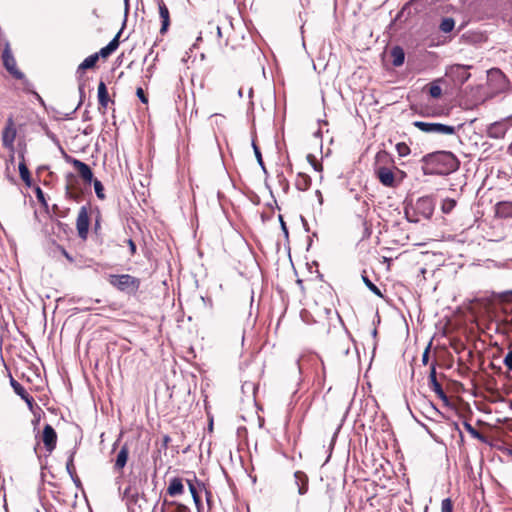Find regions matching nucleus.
Masks as SVG:
<instances>
[{"label": "nucleus", "instance_id": "nucleus-1", "mask_svg": "<svg viewBox=\"0 0 512 512\" xmlns=\"http://www.w3.org/2000/svg\"><path fill=\"white\" fill-rule=\"evenodd\" d=\"M422 172L426 176L438 175L447 176L456 172L460 167V160L451 151L440 150L424 155Z\"/></svg>", "mask_w": 512, "mask_h": 512}, {"label": "nucleus", "instance_id": "nucleus-2", "mask_svg": "<svg viewBox=\"0 0 512 512\" xmlns=\"http://www.w3.org/2000/svg\"><path fill=\"white\" fill-rule=\"evenodd\" d=\"M2 62L5 69L17 80L23 81L24 90L26 92H32V84L26 79L25 74L17 68V62L12 54L9 42L5 43V47L2 52Z\"/></svg>", "mask_w": 512, "mask_h": 512}, {"label": "nucleus", "instance_id": "nucleus-3", "mask_svg": "<svg viewBox=\"0 0 512 512\" xmlns=\"http://www.w3.org/2000/svg\"><path fill=\"white\" fill-rule=\"evenodd\" d=\"M109 283L127 294H135L140 287V280L129 274L110 275Z\"/></svg>", "mask_w": 512, "mask_h": 512}, {"label": "nucleus", "instance_id": "nucleus-4", "mask_svg": "<svg viewBox=\"0 0 512 512\" xmlns=\"http://www.w3.org/2000/svg\"><path fill=\"white\" fill-rule=\"evenodd\" d=\"M413 125L420 131L428 134L453 135L456 127L438 122L415 121Z\"/></svg>", "mask_w": 512, "mask_h": 512}, {"label": "nucleus", "instance_id": "nucleus-5", "mask_svg": "<svg viewBox=\"0 0 512 512\" xmlns=\"http://www.w3.org/2000/svg\"><path fill=\"white\" fill-rule=\"evenodd\" d=\"M61 151L63 153L65 161L71 164L77 170L83 181L87 184H91L94 178L91 167L88 164L82 162L81 160L68 155L62 148Z\"/></svg>", "mask_w": 512, "mask_h": 512}, {"label": "nucleus", "instance_id": "nucleus-6", "mask_svg": "<svg viewBox=\"0 0 512 512\" xmlns=\"http://www.w3.org/2000/svg\"><path fill=\"white\" fill-rule=\"evenodd\" d=\"M471 66L469 65H462V64H454L449 67L447 71V75L451 77L455 82L459 84H464L467 82L470 78L469 69Z\"/></svg>", "mask_w": 512, "mask_h": 512}, {"label": "nucleus", "instance_id": "nucleus-7", "mask_svg": "<svg viewBox=\"0 0 512 512\" xmlns=\"http://www.w3.org/2000/svg\"><path fill=\"white\" fill-rule=\"evenodd\" d=\"M435 203L432 197H420L415 204V212L425 219H430L434 213Z\"/></svg>", "mask_w": 512, "mask_h": 512}, {"label": "nucleus", "instance_id": "nucleus-8", "mask_svg": "<svg viewBox=\"0 0 512 512\" xmlns=\"http://www.w3.org/2000/svg\"><path fill=\"white\" fill-rule=\"evenodd\" d=\"M89 216L86 206H82L79 210L77 220H76V228L78 231V236L82 240H86L89 231Z\"/></svg>", "mask_w": 512, "mask_h": 512}, {"label": "nucleus", "instance_id": "nucleus-9", "mask_svg": "<svg viewBox=\"0 0 512 512\" xmlns=\"http://www.w3.org/2000/svg\"><path fill=\"white\" fill-rule=\"evenodd\" d=\"M41 440L44 444L46 451L49 454H51L56 448L57 433H56L55 429L50 424H46L44 426L43 431H42Z\"/></svg>", "mask_w": 512, "mask_h": 512}, {"label": "nucleus", "instance_id": "nucleus-10", "mask_svg": "<svg viewBox=\"0 0 512 512\" xmlns=\"http://www.w3.org/2000/svg\"><path fill=\"white\" fill-rule=\"evenodd\" d=\"M17 135V131L14 127L12 118H8L6 126L2 131V142L3 146L7 149H13L14 141Z\"/></svg>", "mask_w": 512, "mask_h": 512}, {"label": "nucleus", "instance_id": "nucleus-11", "mask_svg": "<svg viewBox=\"0 0 512 512\" xmlns=\"http://www.w3.org/2000/svg\"><path fill=\"white\" fill-rule=\"evenodd\" d=\"M380 183L386 187H394L396 185L395 176L392 170L387 167H379L376 171Z\"/></svg>", "mask_w": 512, "mask_h": 512}, {"label": "nucleus", "instance_id": "nucleus-12", "mask_svg": "<svg viewBox=\"0 0 512 512\" xmlns=\"http://www.w3.org/2000/svg\"><path fill=\"white\" fill-rule=\"evenodd\" d=\"M122 33V29L114 36V38L104 47H102L96 54H99V58H108L111 54H113L119 47L120 35Z\"/></svg>", "mask_w": 512, "mask_h": 512}, {"label": "nucleus", "instance_id": "nucleus-13", "mask_svg": "<svg viewBox=\"0 0 512 512\" xmlns=\"http://www.w3.org/2000/svg\"><path fill=\"white\" fill-rule=\"evenodd\" d=\"M97 97H98V102H99V106H100L99 110L103 109L102 113L104 114L105 110L108 107L109 102H112V101L109 97L107 86H106L105 82H103V81H100L98 84Z\"/></svg>", "mask_w": 512, "mask_h": 512}, {"label": "nucleus", "instance_id": "nucleus-14", "mask_svg": "<svg viewBox=\"0 0 512 512\" xmlns=\"http://www.w3.org/2000/svg\"><path fill=\"white\" fill-rule=\"evenodd\" d=\"M159 16L161 18L160 33L165 34L170 26V14L166 4L161 0L158 2Z\"/></svg>", "mask_w": 512, "mask_h": 512}, {"label": "nucleus", "instance_id": "nucleus-15", "mask_svg": "<svg viewBox=\"0 0 512 512\" xmlns=\"http://www.w3.org/2000/svg\"><path fill=\"white\" fill-rule=\"evenodd\" d=\"M184 493V485L182 479L179 477H173L169 480L167 487V494L170 497H177Z\"/></svg>", "mask_w": 512, "mask_h": 512}, {"label": "nucleus", "instance_id": "nucleus-16", "mask_svg": "<svg viewBox=\"0 0 512 512\" xmlns=\"http://www.w3.org/2000/svg\"><path fill=\"white\" fill-rule=\"evenodd\" d=\"M128 457H129V448L125 444L121 447V449L119 450V452L116 456V459H115L114 470L116 472H121L123 470V468L127 464Z\"/></svg>", "mask_w": 512, "mask_h": 512}, {"label": "nucleus", "instance_id": "nucleus-17", "mask_svg": "<svg viewBox=\"0 0 512 512\" xmlns=\"http://www.w3.org/2000/svg\"><path fill=\"white\" fill-rule=\"evenodd\" d=\"M496 215L500 218H512V201H501L497 203Z\"/></svg>", "mask_w": 512, "mask_h": 512}, {"label": "nucleus", "instance_id": "nucleus-18", "mask_svg": "<svg viewBox=\"0 0 512 512\" xmlns=\"http://www.w3.org/2000/svg\"><path fill=\"white\" fill-rule=\"evenodd\" d=\"M295 482L298 486V493L304 495L308 490V477L302 471H296L294 473Z\"/></svg>", "mask_w": 512, "mask_h": 512}, {"label": "nucleus", "instance_id": "nucleus-19", "mask_svg": "<svg viewBox=\"0 0 512 512\" xmlns=\"http://www.w3.org/2000/svg\"><path fill=\"white\" fill-rule=\"evenodd\" d=\"M22 161L19 163V166H18V169H19V174H20V178L22 179V181L28 186L30 187L31 184H32V179H31V174H30V171L25 163V160H24V154L22 153L20 155Z\"/></svg>", "mask_w": 512, "mask_h": 512}, {"label": "nucleus", "instance_id": "nucleus-20", "mask_svg": "<svg viewBox=\"0 0 512 512\" xmlns=\"http://www.w3.org/2000/svg\"><path fill=\"white\" fill-rule=\"evenodd\" d=\"M391 57H392V64L395 67H399L403 65L405 60V52L404 49L400 46H394L391 49Z\"/></svg>", "mask_w": 512, "mask_h": 512}, {"label": "nucleus", "instance_id": "nucleus-21", "mask_svg": "<svg viewBox=\"0 0 512 512\" xmlns=\"http://www.w3.org/2000/svg\"><path fill=\"white\" fill-rule=\"evenodd\" d=\"M311 178L305 173H298L295 186L300 191H306L310 188Z\"/></svg>", "mask_w": 512, "mask_h": 512}, {"label": "nucleus", "instance_id": "nucleus-22", "mask_svg": "<svg viewBox=\"0 0 512 512\" xmlns=\"http://www.w3.org/2000/svg\"><path fill=\"white\" fill-rule=\"evenodd\" d=\"M98 60H99V54L94 53V54L89 55L78 66V71L94 68L96 66Z\"/></svg>", "mask_w": 512, "mask_h": 512}, {"label": "nucleus", "instance_id": "nucleus-23", "mask_svg": "<svg viewBox=\"0 0 512 512\" xmlns=\"http://www.w3.org/2000/svg\"><path fill=\"white\" fill-rule=\"evenodd\" d=\"M187 484H188L191 496L193 498V502H194L198 512H201L200 510H201V507H202V501H201V497L198 494L197 488L194 485L193 481H191L189 479H187Z\"/></svg>", "mask_w": 512, "mask_h": 512}, {"label": "nucleus", "instance_id": "nucleus-24", "mask_svg": "<svg viewBox=\"0 0 512 512\" xmlns=\"http://www.w3.org/2000/svg\"><path fill=\"white\" fill-rule=\"evenodd\" d=\"M430 389L435 392V394L443 401L447 402L448 397L446 393L444 392L441 384L438 382V380L430 381L429 382Z\"/></svg>", "mask_w": 512, "mask_h": 512}, {"label": "nucleus", "instance_id": "nucleus-25", "mask_svg": "<svg viewBox=\"0 0 512 512\" xmlns=\"http://www.w3.org/2000/svg\"><path fill=\"white\" fill-rule=\"evenodd\" d=\"M361 278L366 285V287L376 296L381 297L382 293L380 289L369 279V277L366 275V271H363Z\"/></svg>", "mask_w": 512, "mask_h": 512}, {"label": "nucleus", "instance_id": "nucleus-26", "mask_svg": "<svg viewBox=\"0 0 512 512\" xmlns=\"http://www.w3.org/2000/svg\"><path fill=\"white\" fill-rule=\"evenodd\" d=\"M455 27V21L453 18L451 17H446V18H443L441 23H440V30L444 33H449L451 32Z\"/></svg>", "mask_w": 512, "mask_h": 512}, {"label": "nucleus", "instance_id": "nucleus-27", "mask_svg": "<svg viewBox=\"0 0 512 512\" xmlns=\"http://www.w3.org/2000/svg\"><path fill=\"white\" fill-rule=\"evenodd\" d=\"M10 385H11L13 391L15 392V394H17L20 398H22L26 394H28L26 389L18 381H16L13 377H10Z\"/></svg>", "mask_w": 512, "mask_h": 512}, {"label": "nucleus", "instance_id": "nucleus-28", "mask_svg": "<svg viewBox=\"0 0 512 512\" xmlns=\"http://www.w3.org/2000/svg\"><path fill=\"white\" fill-rule=\"evenodd\" d=\"M439 80H435L433 81L430 85H429V89H428V93L429 95L434 98V99H437L441 96L442 94V89L440 87V85L438 84Z\"/></svg>", "mask_w": 512, "mask_h": 512}, {"label": "nucleus", "instance_id": "nucleus-29", "mask_svg": "<svg viewBox=\"0 0 512 512\" xmlns=\"http://www.w3.org/2000/svg\"><path fill=\"white\" fill-rule=\"evenodd\" d=\"M456 206V200L452 198H446L442 201L441 211L444 214H449Z\"/></svg>", "mask_w": 512, "mask_h": 512}, {"label": "nucleus", "instance_id": "nucleus-30", "mask_svg": "<svg viewBox=\"0 0 512 512\" xmlns=\"http://www.w3.org/2000/svg\"><path fill=\"white\" fill-rule=\"evenodd\" d=\"M488 134L491 138H500L503 135L501 125L497 122L491 124L488 128Z\"/></svg>", "mask_w": 512, "mask_h": 512}, {"label": "nucleus", "instance_id": "nucleus-31", "mask_svg": "<svg viewBox=\"0 0 512 512\" xmlns=\"http://www.w3.org/2000/svg\"><path fill=\"white\" fill-rule=\"evenodd\" d=\"M252 147L259 166L262 168L264 173H267L260 148L257 146L254 140L252 141Z\"/></svg>", "mask_w": 512, "mask_h": 512}, {"label": "nucleus", "instance_id": "nucleus-32", "mask_svg": "<svg viewBox=\"0 0 512 512\" xmlns=\"http://www.w3.org/2000/svg\"><path fill=\"white\" fill-rule=\"evenodd\" d=\"M93 186H94V190H95V194L96 196L100 199V200H104L105 199V194H104V186L102 184V182L98 179H94L93 178Z\"/></svg>", "mask_w": 512, "mask_h": 512}, {"label": "nucleus", "instance_id": "nucleus-33", "mask_svg": "<svg viewBox=\"0 0 512 512\" xmlns=\"http://www.w3.org/2000/svg\"><path fill=\"white\" fill-rule=\"evenodd\" d=\"M395 148L400 157H406L411 152L410 147L405 142L397 143Z\"/></svg>", "mask_w": 512, "mask_h": 512}, {"label": "nucleus", "instance_id": "nucleus-34", "mask_svg": "<svg viewBox=\"0 0 512 512\" xmlns=\"http://www.w3.org/2000/svg\"><path fill=\"white\" fill-rule=\"evenodd\" d=\"M34 192H35L37 200L48 211L49 206H48L47 200L45 198V193L43 192V190L39 186H37L34 188Z\"/></svg>", "mask_w": 512, "mask_h": 512}, {"label": "nucleus", "instance_id": "nucleus-35", "mask_svg": "<svg viewBox=\"0 0 512 512\" xmlns=\"http://www.w3.org/2000/svg\"><path fill=\"white\" fill-rule=\"evenodd\" d=\"M178 504H179V502H177V501L168 500L167 498H164L162 501V504H161L160 512H169L173 508H175L176 505H178Z\"/></svg>", "mask_w": 512, "mask_h": 512}, {"label": "nucleus", "instance_id": "nucleus-36", "mask_svg": "<svg viewBox=\"0 0 512 512\" xmlns=\"http://www.w3.org/2000/svg\"><path fill=\"white\" fill-rule=\"evenodd\" d=\"M76 453V449L74 448L71 452H70V455L68 456V459H67V463H66V470L68 472L69 475H72L75 472V466H74V455Z\"/></svg>", "mask_w": 512, "mask_h": 512}, {"label": "nucleus", "instance_id": "nucleus-37", "mask_svg": "<svg viewBox=\"0 0 512 512\" xmlns=\"http://www.w3.org/2000/svg\"><path fill=\"white\" fill-rule=\"evenodd\" d=\"M441 512H453V502L450 498H445L442 500Z\"/></svg>", "mask_w": 512, "mask_h": 512}, {"label": "nucleus", "instance_id": "nucleus-38", "mask_svg": "<svg viewBox=\"0 0 512 512\" xmlns=\"http://www.w3.org/2000/svg\"><path fill=\"white\" fill-rule=\"evenodd\" d=\"M79 93H80V102L78 103L77 107L70 113H67L65 116H66V119H72V116L74 115V113L76 112V110L80 107L81 103H82V97L84 96V85L83 84H80L79 85Z\"/></svg>", "mask_w": 512, "mask_h": 512}, {"label": "nucleus", "instance_id": "nucleus-39", "mask_svg": "<svg viewBox=\"0 0 512 512\" xmlns=\"http://www.w3.org/2000/svg\"><path fill=\"white\" fill-rule=\"evenodd\" d=\"M21 399L27 404L29 410L33 411V407L35 404L34 398L28 393Z\"/></svg>", "mask_w": 512, "mask_h": 512}, {"label": "nucleus", "instance_id": "nucleus-40", "mask_svg": "<svg viewBox=\"0 0 512 512\" xmlns=\"http://www.w3.org/2000/svg\"><path fill=\"white\" fill-rule=\"evenodd\" d=\"M503 363L510 371H512V349L505 355Z\"/></svg>", "mask_w": 512, "mask_h": 512}, {"label": "nucleus", "instance_id": "nucleus-41", "mask_svg": "<svg viewBox=\"0 0 512 512\" xmlns=\"http://www.w3.org/2000/svg\"><path fill=\"white\" fill-rule=\"evenodd\" d=\"M278 219H279L280 226H281V230H282V232H283V234H284V237H285L286 239H288V237H289V231H288L287 225H286V223H285V221H284V219H283V216L280 214V215L278 216Z\"/></svg>", "mask_w": 512, "mask_h": 512}, {"label": "nucleus", "instance_id": "nucleus-42", "mask_svg": "<svg viewBox=\"0 0 512 512\" xmlns=\"http://www.w3.org/2000/svg\"><path fill=\"white\" fill-rule=\"evenodd\" d=\"M466 431L474 438L478 437V430H476L469 422H464Z\"/></svg>", "mask_w": 512, "mask_h": 512}, {"label": "nucleus", "instance_id": "nucleus-43", "mask_svg": "<svg viewBox=\"0 0 512 512\" xmlns=\"http://www.w3.org/2000/svg\"><path fill=\"white\" fill-rule=\"evenodd\" d=\"M307 159L311 163L314 170H316V171L322 170V165L315 160L313 155L308 154Z\"/></svg>", "mask_w": 512, "mask_h": 512}, {"label": "nucleus", "instance_id": "nucleus-44", "mask_svg": "<svg viewBox=\"0 0 512 512\" xmlns=\"http://www.w3.org/2000/svg\"><path fill=\"white\" fill-rule=\"evenodd\" d=\"M437 380L436 362L431 363L428 382Z\"/></svg>", "mask_w": 512, "mask_h": 512}, {"label": "nucleus", "instance_id": "nucleus-45", "mask_svg": "<svg viewBox=\"0 0 512 512\" xmlns=\"http://www.w3.org/2000/svg\"><path fill=\"white\" fill-rule=\"evenodd\" d=\"M169 512H191V510L188 506L179 502V504Z\"/></svg>", "mask_w": 512, "mask_h": 512}, {"label": "nucleus", "instance_id": "nucleus-46", "mask_svg": "<svg viewBox=\"0 0 512 512\" xmlns=\"http://www.w3.org/2000/svg\"><path fill=\"white\" fill-rule=\"evenodd\" d=\"M430 347H431V343L428 344V346L425 348V350L422 354V363L424 365H427L429 362Z\"/></svg>", "mask_w": 512, "mask_h": 512}, {"label": "nucleus", "instance_id": "nucleus-47", "mask_svg": "<svg viewBox=\"0 0 512 512\" xmlns=\"http://www.w3.org/2000/svg\"><path fill=\"white\" fill-rule=\"evenodd\" d=\"M510 296H512V290L504 291L498 294V299L500 301H509Z\"/></svg>", "mask_w": 512, "mask_h": 512}, {"label": "nucleus", "instance_id": "nucleus-48", "mask_svg": "<svg viewBox=\"0 0 512 512\" xmlns=\"http://www.w3.org/2000/svg\"><path fill=\"white\" fill-rule=\"evenodd\" d=\"M136 95L142 103L146 104L148 102V98L146 97L142 88H137Z\"/></svg>", "mask_w": 512, "mask_h": 512}, {"label": "nucleus", "instance_id": "nucleus-49", "mask_svg": "<svg viewBox=\"0 0 512 512\" xmlns=\"http://www.w3.org/2000/svg\"><path fill=\"white\" fill-rule=\"evenodd\" d=\"M52 212H53L54 215H56L58 217H65L66 216V211H61L57 204H54L52 206Z\"/></svg>", "mask_w": 512, "mask_h": 512}, {"label": "nucleus", "instance_id": "nucleus-50", "mask_svg": "<svg viewBox=\"0 0 512 512\" xmlns=\"http://www.w3.org/2000/svg\"><path fill=\"white\" fill-rule=\"evenodd\" d=\"M65 195H66V197H67V198H69V199H74V200H76V199H77V197H78V195H77L75 192H73V191L71 190V188H70V186H69V185H66V192H65Z\"/></svg>", "mask_w": 512, "mask_h": 512}, {"label": "nucleus", "instance_id": "nucleus-51", "mask_svg": "<svg viewBox=\"0 0 512 512\" xmlns=\"http://www.w3.org/2000/svg\"><path fill=\"white\" fill-rule=\"evenodd\" d=\"M127 243L129 245L131 254L134 255L137 250L135 242L132 239H127Z\"/></svg>", "mask_w": 512, "mask_h": 512}, {"label": "nucleus", "instance_id": "nucleus-52", "mask_svg": "<svg viewBox=\"0 0 512 512\" xmlns=\"http://www.w3.org/2000/svg\"><path fill=\"white\" fill-rule=\"evenodd\" d=\"M69 476L71 477V479L74 482V484L76 485V487H81V481H80L79 477L76 475V473L69 475Z\"/></svg>", "mask_w": 512, "mask_h": 512}, {"label": "nucleus", "instance_id": "nucleus-53", "mask_svg": "<svg viewBox=\"0 0 512 512\" xmlns=\"http://www.w3.org/2000/svg\"><path fill=\"white\" fill-rule=\"evenodd\" d=\"M61 252H62V255L69 261V262H74V258L64 249L62 248L61 249Z\"/></svg>", "mask_w": 512, "mask_h": 512}, {"label": "nucleus", "instance_id": "nucleus-54", "mask_svg": "<svg viewBox=\"0 0 512 512\" xmlns=\"http://www.w3.org/2000/svg\"><path fill=\"white\" fill-rule=\"evenodd\" d=\"M124 4H125V19H124V22H123V26L126 23V17L128 15V12H129V0H124Z\"/></svg>", "mask_w": 512, "mask_h": 512}, {"label": "nucleus", "instance_id": "nucleus-55", "mask_svg": "<svg viewBox=\"0 0 512 512\" xmlns=\"http://www.w3.org/2000/svg\"><path fill=\"white\" fill-rule=\"evenodd\" d=\"M300 219H301V222L303 224V227H304L305 231L308 232L309 231V225H308L307 220L303 216H301Z\"/></svg>", "mask_w": 512, "mask_h": 512}, {"label": "nucleus", "instance_id": "nucleus-56", "mask_svg": "<svg viewBox=\"0 0 512 512\" xmlns=\"http://www.w3.org/2000/svg\"><path fill=\"white\" fill-rule=\"evenodd\" d=\"M474 438L480 440L483 443L487 442L486 436H484L481 432H478V437H474Z\"/></svg>", "mask_w": 512, "mask_h": 512}, {"label": "nucleus", "instance_id": "nucleus-57", "mask_svg": "<svg viewBox=\"0 0 512 512\" xmlns=\"http://www.w3.org/2000/svg\"><path fill=\"white\" fill-rule=\"evenodd\" d=\"M315 194H316V196L318 198L319 203L322 204L323 203V196H322L321 191L320 190H316Z\"/></svg>", "mask_w": 512, "mask_h": 512}, {"label": "nucleus", "instance_id": "nucleus-58", "mask_svg": "<svg viewBox=\"0 0 512 512\" xmlns=\"http://www.w3.org/2000/svg\"><path fill=\"white\" fill-rule=\"evenodd\" d=\"M213 28L217 31L218 38L222 37L221 28L218 25L213 26Z\"/></svg>", "mask_w": 512, "mask_h": 512}, {"label": "nucleus", "instance_id": "nucleus-59", "mask_svg": "<svg viewBox=\"0 0 512 512\" xmlns=\"http://www.w3.org/2000/svg\"><path fill=\"white\" fill-rule=\"evenodd\" d=\"M92 132V127L91 126H88L86 127L84 130H83V134L84 135H89L90 133Z\"/></svg>", "mask_w": 512, "mask_h": 512}, {"label": "nucleus", "instance_id": "nucleus-60", "mask_svg": "<svg viewBox=\"0 0 512 512\" xmlns=\"http://www.w3.org/2000/svg\"><path fill=\"white\" fill-rule=\"evenodd\" d=\"M245 387H249L251 388L253 391L255 390V386L253 383H245L243 386H242V389H244Z\"/></svg>", "mask_w": 512, "mask_h": 512}, {"label": "nucleus", "instance_id": "nucleus-61", "mask_svg": "<svg viewBox=\"0 0 512 512\" xmlns=\"http://www.w3.org/2000/svg\"><path fill=\"white\" fill-rule=\"evenodd\" d=\"M89 119H90V117H89V112H88V111H85V112H84V114H83V120H84V121H87V120H89Z\"/></svg>", "mask_w": 512, "mask_h": 512}, {"label": "nucleus", "instance_id": "nucleus-62", "mask_svg": "<svg viewBox=\"0 0 512 512\" xmlns=\"http://www.w3.org/2000/svg\"><path fill=\"white\" fill-rule=\"evenodd\" d=\"M33 93H34V95L37 97V99L39 100V102H41V104H44V101H43V99L40 97V95H39L38 93L34 92V91H33Z\"/></svg>", "mask_w": 512, "mask_h": 512}, {"label": "nucleus", "instance_id": "nucleus-63", "mask_svg": "<svg viewBox=\"0 0 512 512\" xmlns=\"http://www.w3.org/2000/svg\"><path fill=\"white\" fill-rule=\"evenodd\" d=\"M210 496H211V493L210 492H206V501H207V504L210 506Z\"/></svg>", "mask_w": 512, "mask_h": 512}, {"label": "nucleus", "instance_id": "nucleus-64", "mask_svg": "<svg viewBox=\"0 0 512 512\" xmlns=\"http://www.w3.org/2000/svg\"><path fill=\"white\" fill-rule=\"evenodd\" d=\"M314 136L317 137V138H321L322 136V133L320 130H317L315 133H314Z\"/></svg>", "mask_w": 512, "mask_h": 512}]
</instances>
